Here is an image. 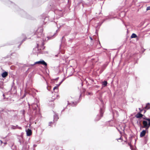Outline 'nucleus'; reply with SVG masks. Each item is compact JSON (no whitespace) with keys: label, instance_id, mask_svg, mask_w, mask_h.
<instances>
[{"label":"nucleus","instance_id":"f257e3e1","mask_svg":"<svg viewBox=\"0 0 150 150\" xmlns=\"http://www.w3.org/2000/svg\"><path fill=\"white\" fill-rule=\"evenodd\" d=\"M43 29L42 27L39 28L35 32V35H36L37 38H40L42 40L44 41L45 38L44 37V34L43 33Z\"/></svg>","mask_w":150,"mask_h":150},{"label":"nucleus","instance_id":"f03ea898","mask_svg":"<svg viewBox=\"0 0 150 150\" xmlns=\"http://www.w3.org/2000/svg\"><path fill=\"white\" fill-rule=\"evenodd\" d=\"M143 118L145 120L143 121V126L142 127V128L148 129L150 127V119L145 116L144 117H143Z\"/></svg>","mask_w":150,"mask_h":150},{"label":"nucleus","instance_id":"7ed1b4c3","mask_svg":"<svg viewBox=\"0 0 150 150\" xmlns=\"http://www.w3.org/2000/svg\"><path fill=\"white\" fill-rule=\"evenodd\" d=\"M77 6H76L75 7L76 8H83L84 7L83 1L81 0H78L77 1Z\"/></svg>","mask_w":150,"mask_h":150},{"label":"nucleus","instance_id":"20e7f679","mask_svg":"<svg viewBox=\"0 0 150 150\" xmlns=\"http://www.w3.org/2000/svg\"><path fill=\"white\" fill-rule=\"evenodd\" d=\"M41 64L42 65H43L45 66V67H47V63L43 60H40V61L36 62H35V63L33 64H31V66H33L35 64Z\"/></svg>","mask_w":150,"mask_h":150},{"label":"nucleus","instance_id":"39448f33","mask_svg":"<svg viewBox=\"0 0 150 150\" xmlns=\"http://www.w3.org/2000/svg\"><path fill=\"white\" fill-rule=\"evenodd\" d=\"M103 112L101 108H100V115H98L95 119V120L96 121L99 120L100 118L103 116Z\"/></svg>","mask_w":150,"mask_h":150},{"label":"nucleus","instance_id":"423d86ee","mask_svg":"<svg viewBox=\"0 0 150 150\" xmlns=\"http://www.w3.org/2000/svg\"><path fill=\"white\" fill-rule=\"evenodd\" d=\"M28 105L29 106V107H32V108L34 110H35L37 108V107H38V105L36 104V103H33L32 104L30 105L29 104H28Z\"/></svg>","mask_w":150,"mask_h":150},{"label":"nucleus","instance_id":"0eeeda50","mask_svg":"<svg viewBox=\"0 0 150 150\" xmlns=\"http://www.w3.org/2000/svg\"><path fill=\"white\" fill-rule=\"evenodd\" d=\"M148 129H146L145 130H143L140 133V137H142L144 136L146 132L148 131Z\"/></svg>","mask_w":150,"mask_h":150},{"label":"nucleus","instance_id":"6e6552de","mask_svg":"<svg viewBox=\"0 0 150 150\" xmlns=\"http://www.w3.org/2000/svg\"><path fill=\"white\" fill-rule=\"evenodd\" d=\"M78 103L77 102H72L71 103H69V102L68 101V105H70L72 106H75Z\"/></svg>","mask_w":150,"mask_h":150},{"label":"nucleus","instance_id":"1a4fd4ad","mask_svg":"<svg viewBox=\"0 0 150 150\" xmlns=\"http://www.w3.org/2000/svg\"><path fill=\"white\" fill-rule=\"evenodd\" d=\"M26 131L27 136H29L31 135L32 134V131L30 129H28L27 130H26Z\"/></svg>","mask_w":150,"mask_h":150},{"label":"nucleus","instance_id":"9d476101","mask_svg":"<svg viewBox=\"0 0 150 150\" xmlns=\"http://www.w3.org/2000/svg\"><path fill=\"white\" fill-rule=\"evenodd\" d=\"M54 120L53 121L54 122H55L57 120L59 119L58 115L57 114L55 113L54 115L53 116Z\"/></svg>","mask_w":150,"mask_h":150},{"label":"nucleus","instance_id":"9b49d317","mask_svg":"<svg viewBox=\"0 0 150 150\" xmlns=\"http://www.w3.org/2000/svg\"><path fill=\"white\" fill-rule=\"evenodd\" d=\"M8 75V72L5 71L3 72L1 74V76L3 78H5L6 77L7 75Z\"/></svg>","mask_w":150,"mask_h":150},{"label":"nucleus","instance_id":"f8f14e48","mask_svg":"<svg viewBox=\"0 0 150 150\" xmlns=\"http://www.w3.org/2000/svg\"><path fill=\"white\" fill-rule=\"evenodd\" d=\"M135 116L137 118H140V117H142L143 115L140 112H139Z\"/></svg>","mask_w":150,"mask_h":150},{"label":"nucleus","instance_id":"ddd939ff","mask_svg":"<svg viewBox=\"0 0 150 150\" xmlns=\"http://www.w3.org/2000/svg\"><path fill=\"white\" fill-rule=\"evenodd\" d=\"M145 108L147 110L150 108V104L149 103H147L145 107Z\"/></svg>","mask_w":150,"mask_h":150},{"label":"nucleus","instance_id":"4468645a","mask_svg":"<svg viewBox=\"0 0 150 150\" xmlns=\"http://www.w3.org/2000/svg\"><path fill=\"white\" fill-rule=\"evenodd\" d=\"M137 37V35L135 34L134 33H133L131 36V38H135Z\"/></svg>","mask_w":150,"mask_h":150},{"label":"nucleus","instance_id":"2eb2a0df","mask_svg":"<svg viewBox=\"0 0 150 150\" xmlns=\"http://www.w3.org/2000/svg\"><path fill=\"white\" fill-rule=\"evenodd\" d=\"M102 85L104 86H107V82L106 81H104L102 82Z\"/></svg>","mask_w":150,"mask_h":150},{"label":"nucleus","instance_id":"dca6fc26","mask_svg":"<svg viewBox=\"0 0 150 150\" xmlns=\"http://www.w3.org/2000/svg\"><path fill=\"white\" fill-rule=\"evenodd\" d=\"M18 127V125H16V126L12 125L11 127V128L12 129H16V127Z\"/></svg>","mask_w":150,"mask_h":150},{"label":"nucleus","instance_id":"f3484780","mask_svg":"<svg viewBox=\"0 0 150 150\" xmlns=\"http://www.w3.org/2000/svg\"><path fill=\"white\" fill-rule=\"evenodd\" d=\"M118 141L119 140H121V142H122V138L121 137H120L119 138L117 139H116Z\"/></svg>","mask_w":150,"mask_h":150},{"label":"nucleus","instance_id":"a211bd4d","mask_svg":"<svg viewBox=\"0 0 150 150\" xmlns=\"http://www.w3.org/2000/svg\"><path fill=\"white\" fill-rule=\"evenodd\" d=\"M55 89H58V88L57 87V86H55L53 90H54Z\"/></svg>","mask_w":150,"mask_h":150},{"label":"nucleus","instance_id":"6ab92c4d","mask_svg":"<svg viewBox=\"0 0 150 150\" xmlns=\"http://www.w3.org/2000/svg\"><path fill=\"white\" fill-rule=\"evenodd\" d=\"M150 10V6L147 7L146 8V10Z\"/></svg>","mask_w":150,"mask_h":150},{"label":"nucleus","instance_id":"aec40b11","mask_svg":"<svg viewBox=\"0 0 150 150\" xmlns=\"http://www.w3.org/2000/svg\"><path fill=\"white\" fill-rule=\"evenodd\" d=\"M26 39V38H25V39H24L23 40V41H22L21 43L20 44V45L24 41H25V40Z\"/></svg>","mask_w":150,"mask_h":150},{"label":"nucleus","instance_id":"412c9836","mask_svg":"<svg viewBox=\"0 0 150 150\" xmlns=\"http://www.w3.org/2000/svg\"><path fill=\"white\" fill-rule=\"evenodd\" d=\"M3 84V83L2 82H0V85H2ZM0 87L2 88V87L1 86H0Z\"/></svg>","mask_w":150,"mask_h":150},{"label":"nucleus","instance_id":"4be33fe9","mask_svg":"<svg viewBox=\"0 0 150 150\" xmlns=\"http://www.w3.org/2000/svg\"><path fill=\"white\" fill-rule=\"evenodd\" d=\"M52 123V122H49V126H50V124H51V123Z\"/></svg>","mask_w":150,"mask_h":150},{"label":"nucleus","instance_id":"5701e85b","mask_svg":"<svg viewBox=\"0 0 150 150\" xmlns=\"http://www.w3.org/2000/svg\"><path fill=\"white\" fill-rule=\"evenodd\" d=\"M17 127V128L19 129H21V127Z\"/></svg>","mask_w":150,"mask_h":150},{"label":"nucleus","instance_id":"b1692460","mask_svg":"<svg viewBox=\"0 0 150 150\" xmlns=\"http://www.w3.org/2000/svg\"><path fill=\"white\" fill-rule=\"evenodd\" d=\"M65 78H64L62 80V81L63 82L65 80Z\"/></svg>","mask_w":150,"mask_h":150},{"label":"nucleus","instance_id":"393cba45","mask_svg":"<svg viewBox=\"0 0 150 150\" xmlns=\"http://www.w3.org/2000/svg\"><path fill=\"white\" fill-rule=\"evenodd\" d=\"M89 38H90V39L91 40H93L92 38V37H89Z\"/></svg>","mask_w":150,"mask_h":150},{"label":"nucleus","instance_id":"a878e982","mask_svg":"<svg viewBox=\"0 0 150 150\" xmlns=\"http://www.w3.org/2000/svg\"><path fill=\"white\" fill-rule=\"evenodd\" d=\"M62 83V82L61 81L60 82H59V84H60V85Z\"/></svg>","mask_w":150,"mask_h":150},{"label":"nucleus","instance_id":"bb28decb","mask_svg":"<svg viewBox=\"0 0 150 150\" xmlns=\"http://www.w3.org/2000/svg\"><path fill=\"white\" fill-rule=\"evenodd\" d=\"M60 85V84H57L56 86H57V87L58 88Z\"/></svg>","mask_w":150,"mask_h":150},{"label":"nucleus","instance_id":"cd10ccee","mask_svg":"<svg viewBox=\"0 0 150 150\" xmlns=\"http://www.w3.org/2000/svg\"><path fill=\"white\" fill-rule=\"evenodd\" d=\"M128 145L130 146H131V144L130 143H128Z\"/></svg>","mask_w":150,"mask_h":150},{"label":"nucleus","instance_id":"c85d7f7f","mask_svg":"<svg viewBox=\"0 0 150 150\" xmlns=\"http://www.w3.org/2000/svg\"><path fill=\"white\" fill-rule=\"evenodd\" d=\"M44 48H45V47H43H43H42V49H44Z\"/></svg>","mask_w":150,"mask_h":150},{"label":"nucleus","instance_id":"c756f323","mask_svg":"<svg viewBox=\"0 0 150 150\" xmlns=\"http://www.w3.org/2000/svg\"><path fill=\"white\" fill-rule=\"evenodd\" d=\"M118 130L120 134L121 133V131L120 130H119L118 129Z\"/></svg>","mask_w":150,"mask_h":150},{"label":"nucleus","instance_id":"7c9ffc66","mask_svg":"<svg viewBox=\"0 0 150 150\" xmlns=\"http://www.w3.org/2000/svg\"><path fill=\"white\" fill-rule=\"evenodd\" d=\"M11 87H12V88H11V89H12L13 88H14V87H13V85H12V86H11Z\"/></svg>","mask_w":150,"mask_h":150},{"label":"nucleus","instance_id":"2f4dec72","mask_svg":"<svg viewBox=\"0 0 150 150\" xmlns=\"http://www.w3.org/2000/svg\"><path fill=\"white\" fill-rule=\"evenodd\" d=\"M52 98L53 99H55V98H54L53 96L52 97Z\"/></svg>","mask_w":150,"mask_h":150},{"label":"nucleus","instance_id":"473e14b6","mask_svg":"<svg viewBox=\"0 0 150 150\" xmlns=\"http://www.w3.org/2000/svg\"><path fill=\"white\" fill-rule=\"evenodd\" d=\"M64 38V36H63L62 38V39H63Z\"/></svg>","mask_w":150,"mask_h":150},{"label":"nucleus","instance_id":"72a5a7b5","mask_svg":"<svg viewBox=\"0 0 150 150\" xmlns=\"http://www.w3.org/2000/svg\"><path fill=\"white\" fill-rule=\"evenodd\" d=\"M64 38V36H63L62 38V39H63Z\"/></svg>","mask_w":150,"mask_h":150},{"label":"nucleus","instance_id":"f704fd0d","mask_svg":"<svg viewBox=\"0 0 150 150\" xmlns=\"http://www.w3.org/2000/svg\"><path fill=\"white\" fill-rule=\"evenodd\" d=\"M139 110H140V112H141L142 111V110H141V109H140V108H139Z\"/></svg>","mask_w":150,"mask_h":150},{"label":"nucleus","instance_id":"c9c22d12","mask_svg":"<svg viewBox=\"0 0 150 150\" xmlns=\"http://www.w3.org/2000/svg\"><path fill=\"white\" fill-rule=\"evenodd\" d=\"M139 110H140V112H141L142 111V110H141V109H140V108H139Z\"/></svg>","mask_w":150,"mask_h":150},{"label":"nucleus","instance_id":"e433bc0d","mask_svg":"<svg viewBox=\"0 0 150 150\" xmlns=\"http://www.w3.org/2000/svg\"><path fill=\"white\" fill-rule=\"evenodd\" d=\"M139 110H140V112H141L142 111V110H141V109H140V108H139Z\"/></svg>","mask_w":150,"mask_h":150},{"label":"nucleus","instance_id":"4c0bfd02","mask_svg":"<svg viewBox=\"0 0 150 150\" xmlns=\"http://www.w3.org/2000/svg\"><path fill=\"white\" fill-rule=\"evenodd\" d=\"M90 94H91V93H90L89 92V93H88V95H90Z\"/></svg>","mask_w":150,"mask_h":150},{"label":"nucleus","instance_id":"58836bf2","mask_svg":"<svg viewBox=\"0 0 150 150\" xmlns=\"http://www.w3.org/2000/svg\"><path fill=\"white\" fill-rule=\"evenodd\" d=\"M3 97H4L5 96V95L4 94H3Z\"/></svg>","mask_w":150,"mask_h":150},{"label":"nucleus","instance_id":"ea45409f","mask_svg":"<svg viewBox=\"0 0 150 150\" xmlns=\"http://www.w3.org/2000/svg\"><path fill=\"white\" fill-rule=\"evenodd\" d=\"M0 141L1 142V143H2V141H1V140H0Z\"/></svg>","mask_w":150,"mask_h":150},{"label":"nucleus","instance_id":"a19ab883","mask_svg":"<svg viewBox=\"0 0 150 150\" xmlns=\"http://www.w3.org/2000/svg\"><path fill=\"white\" fill-rule=\"evenodd\" d=\"M42 45H44V44H43V42H42Z\"/></svg>","mask_w":150,"mask_h":150},{"label":"nucleus","instance_id":"79ce46f5","mask_svg":"<svg viewBox=\"0 0 150 150\" xmlns=\"http://www.w3.org/2000/svg\"><path fill=\"white\" fill-rule=\"evenodd\" d=\"M58 78H57L55 80H57V79H58Z\"/></svg>","mask_w":150,"mask_h":150},{"label":"nucleus","instance_id":"37998d69","mask_svg":"<svg viewBox=\"0 0 150 150\" xmlns=\"http://www.w3.org/2000/svg\"><path fill=\"white\" fill-rule=\"evenodd\" d=\"M64 109H63V110H62V111H64Z\"/></svg>","mask_w":150,"mask_h":150},{"label":"nucleus","instance_id":"c03bdc74","mask_svg":"<svg viewBox=\"0 0 150 150\" xmlns=\"http://www.w3.org/2000/svg\"><path fill=\"white\" fill-rule=\"evenodd\" d=\"M64 109H63V110H62V111H64Z\"/></svg>","mask_w":150,"mask_h":150},{"label":"nucleus","instance_id":"a18cd8bd","mask_svg":"<svg viewBox=\"0 0 150 150\" xmlns=\"http://www.w3.org/2000/svg\"><path fill=\"white\" fill-rule=\"evenodd\" d=\"M37 45L38 46H39V44H37Z\"/></svg>","mask_w":150,"mask_h":150},{"label":"nucleus","instance_id":"49530a36","mask_svg":"<svg viewBox=\"0 0 150 150\" xmlns=\"http://www.w3.org/2000/svg\"><path fill=\"white\" fill-rule=\"evenodd\" d=\"M4 144H7V143L6 142H5V143H4Z\"/></svg>","mask_w":150,"mask_h":150},{"label":"nucleus","instance_id":"de8ad7c7","mask_svg":"<svg viewBox=\"0 0 150 150\" xmlns=\"http://www.w3.org/2000/svg\"><path fill=\"white\" fill-rule=\"evenodd\" d=\"M81 94L80 95V97L81 96Z\"/></svg>","mask_w":150,"mask_h":150},{"label":"nucleus","instance_id":"09e8293b","mask_svg":"<svg viewBox=\"0 0 150 150\" xmlns=\"http://www.w3.org/2000/svg\"><path fill=\"white\" fill-rule=\"evenodd\" d=\"M97 29H96V32H97Z\"/></svg>","mask_w":150,"mask_h":150},{"label":"nucleus","instance_id":"8fccbe9b","mask_svg":"<svg viewBox=\"0 0 150 150\" xmlns=\"http://www.w3.org/2000/svg\"><path fill=\"white\" fill-rule=\"evenodd\" d=\"M56 96L57 97V94L56 95Z\"/></svg>","mask_w":150,"mask_h":150}]
</instances>
